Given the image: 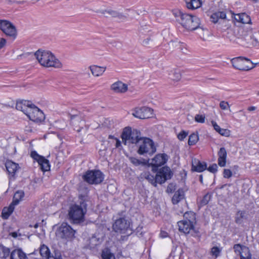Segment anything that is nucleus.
<instances>
[{"label": "nucleus", "instance_id": "56", "mask_svg": "<svg viewBox=\"0 0 259 259\" xmlns=\"http://www.w3.org/2000/svg\"><path fill=\"white\" fill-rule=\"evenodd\" d=\"M115 140L116 141L115 147L116 148H120L121 147L120 141L117 138H115Z\"/></svg>", "mask_w": 259, "mask_h": 259}, {"label": "nucleus", "instance_id": "33", "mask_svg": "<svg viewBox=\"0 0 259 259\" xmlns=\"http://www.w3.org/2000/svg\"><path fill=\"white\" fill-rule=\"evenodd\" d=\"M130 161L136 166H144L147 165L148 161L144 159H139L135 157H131Z\"/></svg>", "mask_w": 259, "mask_h": 259}, {"label": "nucleus", "instance_id": "39", "mask_svg": "<svg viewBox=\"0 0 259 259\" xmlns=\"http://www.w3.org/2000/svg\"><path fill=\"white\" fill-rule=\"evenodd\" d=\"M211 123L214 129L220 135L225 136H228L229 135V130L227 129L221 128L220 126L218 125L217 123L214 121H212Z\"/></svg>", "mask_w": 259, "mask_h": 259}, {"label": "nucleus", "instance_id": "5", "mask_svg": "<svg viewBox=\"0 0 259 259\" xmlns=\"http://www.w3.org/2000/svg\"><path fill=\"white\" fill-rule=\"evenodd\" d=\"M141 133L139 131L131 127H126L123 129L121 134V138L124 145L129 144H138L142 139L140 137Z\"/></svg>", "mask_w": 259, "mask_h": 259}, {"label": "nucleus", "instance_id": "36", "mask_svg": "<svg viewBox=\"0 0 259 259\" xmlns=\"http://www.w3.org/2000/svg\"><path fill=\"white\" fill-rule=\"evenodd\" d=\"M240 259H251V254L249 249L246 246H243L242 250L240 252Z\"/></svg>", "mask_w": 259, "mask_h": 259}, {"label": "nucleus", "instance_id": "31", "mask_svg": "<svg viewBox=\"0 0 259 259\" xmlns=\"http://www.w3.org/2000/svg\"><path fill=\"white\" fill-rule=\"evenodd\" d=\"M24 196V193L22 190L17 191L14 195L13 200L12 202L14 205H16L19 204L20 201L22 200Z\"/></svg>", "mask_w": 259, "mask_h": 259}, {"label": "nucleus", "instance_id": "44", "mask_svg": "<svg viewBox=\"0 0 259 259\" xmlns=\"http://www.w3.org/2000/svg\"><path fill=\"white\" fill-rule=\"evenodd\" d=\"M101 256L102 259H115L113 254L108 249L102 251Z\"/></svg>", "mask_w": 259, "mask_h": 259}, {"label": "nucleus", "instance_id": "18", "mask_svg": "<svg viewBox=\"0 0 259 259\" xmlns=\"http://www.w3.org/2000/svg\"><path fill=\"white\" fill-rule=\"evenodd\" d=\"M194 225L188 221L183 220L178 222L179 231L185 234L189 233L190 230L194 229Z\"/></svg>", "mask_w": 259, "mask_h": 259}, {"label": "nucleus", "instance_id": "51", "mask_svg": "<svg viewBox=\"0 0 259 259\" xmlns=\"http://www.w3.org/2000/svg\"><path fill=\"white\" fill-rule=\"evenodd\" d=\"M217 168H218V166L217 165V164L215 163H213L212 164V165H210L207 168V169L212 172V173H215L217 171Z\"/></svg>", "mask_w": 259, "mask_h": 259}, {"label": "nucleus", "instance_id": "55", "mask_svg": "<svg viewBox=\"0 0 259 259\" xmlns=\"http://www.w3.org/2000/svg\"><path fill=\"white\" fill-rule=\"evenodd\" d=\"M6 43V40L4 38H0V49L3 48Z\"/></svg>", "mask_w": 259, "mask_h": 259}, {"label": "nucleus", "instance_id": "42", "mask_svg": "<svg viewBox=\"0 0 259 259\" xmlns=\"http://www.w3.org/2000/svg\"><path fill=\"white\" fill-rule=\"evenodd\" d=\"M101 243L99 238L93 236L89 240V246L90 248H94L95 246Z\"/></svg>", "mask_w": 259, "mask_h": 259}, {"label": "nucleus", "instance_id": "16", "mask_svg": "<svg viewBox=\"0 0 259 259\" xmlns=\"http://www.w3.org/2000/svg\"><path fill=\"white\" fill-rule=\"evenodd\" d=\"M5 166L10 178L15 179L17 172L20 168L19 164L11 160H8L5 163Z\"/></svg>", "mask_w": 259, "mask_h": 259}, {"label": "nucleus", "instance_id": "9", "mask_svg": "<svg viewBox=\"0 0 259 259\" xmlns=\"http://www.w3.org/2000/svg\"><path fill=\"white\" fill-rule=\"evenodd\" d=\"M231 63L233 67L240 70H249L253 67L249 59L242 57L232 59Z\"/></svg>", "mask_w": 259, "mask_h": 259}, {"label": "nucleus", "instance_id": "30", "mask_svg": "<svg viewBox=\"0 0 259 259\" xmlns=\"http://www.w3.org/2000/svg\"><path fill=\"white\" fill-rule=\"evenodd\" d=\"M14 205L11 204L8 207H4L2 212V217L4 219H7L12 214L14 209Z\"/></svg>", "mask_w": 259, "mask_h": 259}, {"label": "nucleus", "instance_id": "19", "mask_svg": "<svg viewBox=\"0 0 259 259\" xmlns=\"http://www.w3.org/2000/svg\"><path fill=\"white\" fill-rule=\"evenodd\" d=\"M32 104L29 101L23 100L17 102L16 108L20 111H22L25 114L27 115L28 111H30V108Z\"/></svg>", "mask_w": 259, "mask_h": 259}, {"label": "nucleus", "instance_id": "12", "mask_svg": "<svg viewBox=\"0 0 259 259\" xmlns=\"http://www.w3.org/2000/svg\"><path fill=\"white\" fill-rule=\"evenodd\" d=\"M30 109V111H28L26 115L30 120L40 122L45 119V117L42 111L34 104L31 105Z\"/></svg>", "mask_w": 259, "mask_h": 259}, {"label": "nucleus", "instance_id": "63", "mask_svg": "<svg viewBox=\"0 0 259 259\" xmlns=\"http://www.w3.org/2000/svg\"><path fill=\"white\" fill-rule=\"evenodd\" d=\"M199 181L201 184L203 183V177L202 175L199 176Z\"/></svg>", "mask_w": 259, "mask_h": 259}, {"label": "nucleus", "instance_id": "45", "mask_svg": "<svg viewBox=\"0 0 259 259\" xmlns=\"http://www.w3.org/2000/svg\"><path fill=\"white\" fill-rule=\"evenodd\" d=\"M96 13H101L102 14H105V13H107L109 15H111L113 17H116V15H117L118 12H116L115 11H113L112 10H97L96 11Z\"/></svg>", "mask_w": 259, "mask_h": 259}, {"label": "nucleus", "instance_id": "38", "mask_svg": "<svg viewBox=\"0 0 259 259\" xmlns=\"http://www.w3.org/2000/svg\"><path fill=\"white\" fill-rule=\"evenodd\" d=\"M245 217V211L239 210L237 212L235 217V222L237 224H241L243 222Z\"/></svg>", "mask_w": 259, "mask_h": 259}, {"label": "nucleus", "instance_id": "10", "mask_svg": "<svg viewBox=\"0 0 259 259\" xmlns=\"http://www.w3.org/2000/svg\"><path fill=\"white\" fill-rule=\"evenodd\" d=\"M130 223L125 217H120L115 220L112 228L114 232L123 234L130 228Z\"/></svg>", "mask_w": 259, "mask_h": 259}, {"label": "nucleus", "instance_id": "20", "mask_svg": "<svg viewBox=\"0 0 259 259\" xmlns=\"http://www.w3.org/2000/svg\"><path fill=\"white\" fill-rule=\"evenodd\" d=\"M207 168V165L205 162H202L197 159L192 160V170L201 172Z\"/></svg>", "mask_w": 259, "mask_h": 259}, {"label": "nucleus", "instance_id": "46", "mask_svg": "<svg viewBox=\"0 0 259 259\" xmlns=\"http://www.w3.org/2000/svg\"><path fill=\"white\" fill-rule=\"evenodd\" d=\"M221 250L217 246H213L211 249V253L212 255L217 257L219 256Z\"/></svg>", "mask_w": 259, "mask_h": 259}, {"label": "nucleus", "instance_id": "52", "mask_svg": "<svg viewBox=\"0 0 259 259\" xmlns=\"http://www.w3.org/2000/svg\"><path fill=\"white\" fill-rule=\"evenodd\" d=\"M224 177L225 178H230L232 175V173L230 169H224L223 172Z\"/></svg>", "mask_w": 259, "mask_h": 259}, {"label": "nucleus", "instance_id": "54", "mask_svg": "<svg viewBox=\"0 0 259 259\" xmlns=\"http://www.w3.org/2000/svg\"><path fill=\"white\" fill-rule=\"evenodd\" d=\"M181 43L180 41H171L170 42L169 45L173 47H181ZM179 48H180V47H179Z\"/></svg>", "mask_w": 259, "mask_h": 259}, {"label": "nucleus", "instance_id": "24", "mask_svg": "<svg viewBox=\"0 0 259 259\" xmlns=\"http://www.w3.org/2000/svg\"><path fill=\"white\" fill-rule=\"evenodd\" d=\"M234 18L236 21L243 24L251 23V18L250 16L244 13L234 15Z\"/></svg>", "mask_w": 259, "mask_h": 259}, {"label": "nucleus", "instance_id": "14", "mask_svg": "<svg viewBox=\"0 0 259 259\" xmlns=\"http://www.w3.org/2000/svg\"><path fill=\"white\" fill-rule=\"evenodd\" d=\"M168 159L167 154H158L152 159L150 165L152 166V170L155 172L157 171L158 167L164 164Z\"/></svg>", "mask_w": 259, "mask_h": 259}, {"label": "nucleus", "instance_id": "2", "mask_svg": "<svg viewBox=\"0 0 259 259\" xmlns=\"http://www.w3.org/2000/svg\"><path fill=\"white\" fill-rule=\"evenodd\" d=\"M174 14L180 23L189 30H195L200 24L199 18L196 16L184 13L181 11H178Z\"/></svg>", "mask_w": 259, "mask_h": 259}, {"label": "nucleus", "instance_id": "22", "mask_svg": "<svg viewBox=\"0 0 259 259\" xmlns=\"http://www.w3.org/2000/svg\"><path fill=\"white\" fill-rule=\"evenodd\" d=\"M218 164L221 166L224 167L226 165V160L227 156V153L226 149L224 147H221L218 153Z\"/></svg>", "mask_w": 259, "mask_h": 259}, {"label": "nucleus", "instance_id": "35", "mask_svg": "<svg viewBox=\"0 0 259 259\" xmlns=\"http://www.w3.org/2000/svg\"><path fill=\"white\" fill-rule=\"evenodd\" d=\"M168 78L174 81H178L181 78V74L179 70H173L168 74Z\"/></svg>", "mask_w": 259, "mask_h": 259}, {"label": "nucleus", "instance_id": "7", "mask_svg": "<svg viewBox=\"0 0 259 259\" xmlns=\"http://www.w3.org/2000/svg\"><path fill=\"white\" fill-rule=\"evenodd\" d=\"M82 179L89 184L97 185L101 183L104 179L103 174L99 170H88L83 175Z\"/></svg>", "mask_w": 259, "mask_h": 259}, {"label": "nucleus", "instance_id": "34", "mask_svg": "<svg viewBox=\"0 0 259 259\" xmlns=\"http://www.w3.org/2000/svg\"><path fill=\"white\" fill-rule=\"evenodd\" d=\"M10 253L9 248L6 247L2 244H0V258L5 259L8 257Z\"/></svg>", "mask_w": 259, "mask_h": 259}, {"label": "nucleus", "instance_id": "62", "mask_svg": "<svg viewBox=\"0 0 259 259\" xmlns=\"http://www.w3.org/2000/svg\"><path fill=\"white\" fill-rule=\"evenodd\" d=\"M256 108L255 106H250L247 108V110L249 111H252L255 110Z\"/></svg>", "mask_w": 259, "mask_h": 259}, {"label": "nucleus", "instance_id": "40", "mask_svg": "<svg viewBox=\"0 0 259 259\" xmlns=\"http://www.w3.org/2000/svg\"><path fill=\"white\" fill-rule=\"evenodd\" d=\"M211 198V194L209 192L207 193L204 195L201 200L199 202V205L200 207L206 205L208 203Z\"/></svg>", "mask_w": 259, "mask_h": 259}, {"label": "nucleus", "instance_id": "23", "mask_svg": "<svg viewBox=\"0 0 259 259\" xmlns=\"http://www.w3.org/2000/svg\"><path fill=\"white\" fill-rule=\"evenodd\" d=\"M226 13L224 11H218L213 13L210 16V21L217 23L220 20L226 19Z\"/></svg>", "mask_w": 259, "mask_h": 259}, {"label": "nucleus", "instance_id": "58", "mask_svg": "<svg viewBox=\"0 0 259 259\" xmlns=\"http://www.w3.org/2000/svg\"><path fill=\"white\" fill-rule=\"evenodd\" d=\"M46 259H62L61 255H58V256H54L53 255H51V254H50L48 255V257H47L46 258Z\"/></svg>", "mask_w": 259, "mask_h": 259}, {"label": "nucleus", "instance_id": "8", "mask_svg": "<svg viewBox=\"0 0 259 259\" xmlns=\"http://www.w3.org/2000/svg\"><path fill=\"white\" fill-rule=\"evenodd\" d=\"M75 231L66 223H63L56 231V236L62 239L72 240L74 237Z\"/></svg>", "mask_w": 259, "mask_h": 259}, {"label": "nucleus", "instance_id": "27", "mask_svg": "<svg viewBox=\"0 0 259 259\" xmlns=\"http://www.w3.org/2000/svg\"><path fill=\"white\" fill-rule=\"evenodd\" d=\"M142 178H144L148 181L154 187H156L157 184L158 183L156 179V175L153 176L150 174L148 171H146L141 174Z\"/></svg>", "mask_w": 259, "mask_h": 259}, {"label": "nucleus", "instance_id": "60", "mask_svg": "<svg viewBox=\"0 0 259 259\" xmlns=\"http://www.w3.org/2000/svg\"><path fill=\"white\" fill-rule=\"evenodd\" d=\"M116 17L119 19H124L126 18V17L124 15L119 12L117 13V15Z\"/></svg>", "mask_w": 259, "mask_h": 259}, {"label": "nucleus", "instance_id": "50", "mask_svg": "<svg viewBox=\"0 0 259 259\" xmlns=\"http://www.w3.org/2000/svg\"><path fill=\"white\" fill-rule=\"evenodd\" d=\"M188 135V133L185 131H182L178 135V138L180 141H183Z\"/></svg>", "mask_w": 259, "mask_h": 259}, {"label": "nucleus", "instance_id": "15", "mask_svg": "<svg viewBox=\"0 0 259 259\" xmlns=\"http://www.w3.org/2000/svg\"><path fill=\"white\" fill-rule=\"evenodd\" d=\"M153 110L146 106L137 107L133 113V116L140 119H146L151 117Z\"/></svg>", "mask_w": 259, "mask_h": 259}, {"label": "nucleus", "instance_id": "29", "mask_svg": "<svg viewBox=\"0 0 259 259\" xmlns=\"http://www.w3.org/2000/svg\"><path fill=\"white\" fill-rule=\"evenodd\" d=\"M90 69L93 75L99 76L101 75L105 71L106 67H100L96 65L91 66Z\"/></svg>", "mask_w": 259, "mask_h": 259}, {"label": "nucleus", "instance_id": "4", "mask_svg": "<svg viewBox=\"0 0 259 259\" xmlns=\"http://www.w3.org/2000/svg\"><path fill=\"white\" fill-rule=\"evenodd\" d=\"M238 39L239 43L247 47H255L259 45V42L256 38L257 33H254L251 30H246L242 28L238 29Z\"/></svg>", "mask_w": 259, "mask_h": 259}, {"label": "nucleus", "instance_id": "47", "mask_svg": "<svg viewBox=\"0 0 259 259\" xmlns=\"http://www.w3.org/2000/svg\"><path fill=\"white\" fill-rule=\"evenodd\" d=\"M205 116L202 114H196L195 116V120L199 123H204L205 122Z\"/></svg>", "mask_w": 259, "mask_h": 259}, {"label": "nucleus", "instance_id": "41", "mask_svg": "<svg viewBox=\"0 0 259 259\" xmlns=\"http://www.w3.org/2000/svg\"><path fill=\"white\" fill-rule=\"evenodd\" d=\"M39 253L41 256L45 258L47 257H48V255L51 254L49 248L45 244H42L40 246L39 249Z\"/></svg>", "mask_w": 259, "mask_h": 259}, {"label": "nucleus", "instance_id": "21", "mask_svg": "<svg viewBox=\"0 0 259 259\" xmlns=\"http://www.w3.org/2000/svg\"><path fill=\"white\" fill-rule=\"evenodd\" d=\"M111 89L117 93H124L127 90V85L118 81L111 85Z\"/></svg>", "mask_w": 259, "mask_h": 259}, {"label": "nucleus", "instance_id": "3", "mask_svg": "<svg viewBox=\"0 0 259 259\" xmlns=\"http://www.w3.org/2000/svg\"><path fill=\"white\" fill-rule=\"evenodd\" d=\"M86 212V204L84 202H82L80 204H72L68 210V219L73 224H80L84 222Z\"/></svg>", "mask_w": 259, "mask_h": 259}, {"label": "nucleus", "instance_id": "11", "mask_svg": "<svg viewBox=\"0 0 259 259\" xmlns=\"http://www.w3.org/2000/svg\"><path fill=\"white\" fill-rule=\"evenodd\" d=\"M156 179L159 184L164 183L167 180L170 179L173 175V173L170 168L166 166L158 169L156 171Z\"/></svg>", "mask_w": 259, "mask_h": 259}, {"label": "nucleus", "instance_id": "28", "mask_svg": "<svg viewBox=\"0 0 259 259\" xmlns=\"http://www.w3.org/2000/svg\"><path fill=\"white\" fill-rule=\"evenodd\" d=\"M184 198V192L182 189H179L177 191L172 198V202L174 204H178L181 200Z\"/></svg>", "mask_w": 259, "mask_h": 259}, {"label": "nucleus", "instance_id": "64", "mask_svg": "<svg viewBox=\"0 0 259 259\" xmlns=\"http://www.w3.org/2000/svg\"><path fill=\"white\" fill-rule=\"evenodd\" d=\"M108 138L109 139H114L115 140V138L114 137V136L109 135V137H108Z\"/></svg>", "mask_w": 259, "mask_h": 259}, {"label": "nucleus", "instance_id": "53", "mask_svg": "<svg viewBox=\"0 0 259 259\" xmlns=\"http://www.w3.org/2000/svg\"><path fill=\"white\" fill-rule=\"evenodd\" d=\"M220 107L223 110H226L229 107V105L227 102L221 101L220 103Z\"/></svg>", "mask_w": 259, "mask_h": 259}, {"label": "nucleus", "instance_id": "61", "mask_svg": "<svg viewBox=\"0 0 259 259\" xmlns=\"http://www.w3.org/2000/svg\"><path fill=\"white\" fill-rule=\"evenodd\" d=\"M10 235L12 236L13 238H17L18 236H20L21 234H19L17 232H11Z\"/></svg>", "mask_w": 259, "mask_h": 259}, {"label": "nucleus", "instance_id": "57", "mask_svg": "<svg viewBox=\"0 0 259 259\" xmlns=\"http://www.w3.org/2000/svg\"><path fill=\"white\" fill-rule=\"evenodd\" d=\"M168 236V233L164 231H161L160 233V237L162 238H166Z\"/></svg>", "mask_w": 259, "mask_h": 259}, {"label": "nucleus", "instance_id": "48", "mask_svg": "<svg viewBox=\"0 0 259 259\" xmlns=\"http://www.w3.org/2000/svg\"><path fill=\"white\" fill-rule=\"evenodd\" d=\"M31 157L35 160L38 162L39 160L41 159V158H42L44 156L39 155L35 151H33L31 152Z\"/></svg>", "mask_w": 259, "mask_h": 259}, {"label": "nucleus", "instance_id": "37", "mask_svg": "<svg viewBox=\"0 0 259 259\" xmlns=\"http://www.w3.org/2000/svg\"><path fill=\"white\" fill-rule=\"evenodd\" d=\"M184 217L185 219L184 221H188V222L194 224L196 223V214L194 212L192 211L187 212L184 214Z\"/></svg>", "mask_w": 259, "mask_h": 259}, {"label": "nucleus", "instance_id": "49", "mask_svg": "<svg viewBox=\"0 0 259 259\" xmlns=\"http://www.w3.org/2000/svg\"><path fill=\"white\" fill-rule=\"evenodd\" d=\"M244 245H242L240 244H236L233 246V249L236 253H239L240 255V252H241L242 250V248Z\"/></svg>", "mask_w": 259, "mask_h": 259}, {"label": "nucleus", "instance_id": "1", "mask_svg": "<svg viewBox=\"0 0 259 259\" xmlns=\"http://www.w3.org/2000/svg\"><path fill=\"white\" fill-rule=\"evenodd\" d=\"M34 55L40 64L46 67H53L60 68L62 64L60 61L50 52L37 51Z\"/></svg>", "mask_w": 259, "mask_h": 259}, {"label": "nucleus", "instance_id": "13", "mask_svg": "<svg viewBox=\"0 0 259 259\" xmlns=\"http://www.w3.org/2000/svg\"><path fill=\"white\" fill-rule=\"evenodd\" d=\"M0 29L7 35L15 37L17 30L15 26L10 21L0 20Z\"/></svg>", "mask_w": 259, "mask_h": 259}, {"label": "nucleus", "instance_id": "25", "mask_svg": "<svg viewBox=\"0 0 259 259\" xmlns=\"http://www.w3.org/2000/svg\"><path fill=\"white\" fill-rule=\"evenodd\" d=\"M10 259H27V257L22 249H16L11 252Z\"/></svg>", "mask_w": 259, "mask_h": 259}, {"label": "nucleus", "instance_id": "17", "mask_svg": "<svg viewBox=\"0 0 259 259\" xmlns=\"http://www.w3.org/2000/svg\"><path fill=\"white\" fill-rule=\"evenodd\" d=\"M70 122L73 126H75L76 127L77 125L79 126V128L76 129L78 132L81 131L82 128V126L84 124V121L82 119L81 116L80 114H69Z\"/></svg>", "mask_w": 259, "mask_h": 259}, {"label": "nucleus", "instance_id": "43", "mask_svg": "<svg viewBox=\"0 0 259 259\" xmlns=\"http://www.w3.org/2000/svg\"><path fill=\"white\" fill-rule=\"evenodd\" d=\"M199 140V137L197 134L193 133L190 135L188 144L189 146L195 145Z\"/></svg>", "mask_w": 259, "mask_h": 259}, {"label": "nucleus", "instance_id": "26", "mask_svg": "<svg viewBox=\"0 0 259 259\" xmlns=\"http://www.w3.org/2000/svg\"><path fill=\"white\" fill-rule=\"evenodd\" d=\"M188 9L195 10L199 8L202 5L201 0H185Z\"/></svg>", "mask_w": 259, "mask_h": 259}, {"label": "nucleus", "instance_id": "59", "mask_svg": "<svg viewBox=\"0 0 259 259\" xmlns=\"http://www.w3.org/2000/svg\"><path fill=\"white\" fill-rule=\"evenodd\" d=\"M151 40V38H149V37H148L146 39H145L143 41V45L144 46H147L149 44V41Z\"/></svg>", "mask_w": 259, "mask_h": 259}, {"label": "nucleus", "instance_id": "32", "mask_svg": "<svg viewBox=\"0 0 259 259\" xmlns=\"http://www.w3.org/2000/svg\"><path fill=\"white\" fill-rule=\"evenodd\" d=\"M38 163L42 171H46L50 170V165L49 161L45 157L41 158V159L39 160V161Z\"/></svg>", "mask_w": 259, "mask_h": 259}, {"label": "nucleus", "instance_id": "6", "mask_svg": "<svg viewBox=\"0 0 259 259\" xmlns=\"http://www.w3.org/2000/svg\"><path fill=\"white\" fill-rule=\"evenodd\" d=\"M138 153L140 155H152L156 151L153 141L148 138H142L139 143Z\"/></svg>", "mask_w": 259, "mask_h": 259}]
</instances>
